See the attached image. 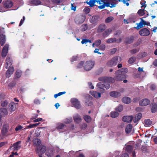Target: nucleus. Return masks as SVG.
Masks as SVG:
<instances>
[{"mask_svg": "<svg viewBox=\"0 0 157 157\" xmlns=\"http://www.w3.org/2000/svg\"><path fill=\"white\" fill-rule=\"evenodd\" d=\"M146 2L144 0H142L140 2V3L141 5V7L142 8L143 7L145 8L147 6V5L146 4Z\"/></svg>", "mask_w": 157, "mask_h": 157, "instance_id": "8fccbe9b", "label": "nucleus"}, {"mask_svg": "<svg viewBox=\"0 0 157 157\" xmlns=\"http://www.w3.org/2000/svg\"><path fill=\"white\" fill-rule=\"evenodd\" d=\"M8 113L7 110L6 109L3 108L0 109V115L2 116H4Z\"/></svg>", "mask_w": 157, "mask_h": 157, "instance_id": "a878e982", "label": "nucleus"}, {"mask_svg": "<svg viewBox=\"0 0 157 157\" xmlns=\"http://www.w3.org/2000/svg\"><path fill=\"white\" fill-rule=\"evenodd\" d=\"M131 101V99L128 97H124L122 99L123 102L126 104L129 103Z\"/></svg>", "mask_w": 157, "mask_h": 157, "instance_id": "c85d7f7f", "label": "nucleus"}, {"mask_svg": "<svg viewBox=\"0 0 157 157\" xmlns=\"http://www.w3.org/2000/svg\"><path fill=\"white\" fill-rule=\"evenodd\" d=\"M9 109L11 112H13L15 111L16 108V105L14 102H12L9 104Z\"/></svg>", "mask_w": 157, "mask_h": 157, "instance_id": "393cba45", "label": "nucleus"}, {"mask_svg": "<svg viewBox=\"0 0 157 157\" xmlns=\"http://www.w3.org/2000/svg\"><path fill=\"white\" fill-rule=\"evenodd\" d=\"M105 48V46L104 44H102L99 46V48L101 50H104Z\"/></svg>", "mask_w": 157, "mask_h": 157, "instance_id": "774afa93", "label": "nucleus"}, {"mask_svg": "<svg viewBox=\"0 0 157 157\" xmlns=\"http://www.w3.org/2000/svg\"><path fill=\"white\" fill-rule=\"evenodd\" d=\"M103 4L98 6V8L101 9H104L105 6L109 7L111 8L115 7L116 3L113 0H105Z\"/></svg>", "mask_w": 157, "mask_h": 157, "instance_id": "f03ea898", "label": "nucleus"}, {"mask_svg": "<svg viewBox=\"0 0 157 157\" xmlns=\"http://www.w3.org/2000/svg\"><path fill=\"white\" fill-rule=\"evenodd\" d=\"M121 60L120 57L116 56L112 58L111 60L108 61L106 65L109 67H112L116 66L117 62L118 59Z\"/></svg>", "mask_w": 157, "mask_h": 157, "instance_id": "20e7f679", "label": "nucleus"}, {"mask_svg": "<svg viewBox=\"0 0 157 157\" xmlns=\"http://www.w3.org/2000/svg\"><path fill=\"white\" fill-rule=\"evenodd\" d=\"M139 34L143 36H146L150 34V31L146 28H144L141 29L139 32Z\"/></svg>", "mask_w": 157, "mask_h": 157, "instance_id": "0eeeda50", "label": "nucleus"}, {"mask_svg": "<svg viewBox=\"0 0 157 157\" xmlns=\"http://www.w3.org/2000/svg\"><path fill=\"white\" fill-rule=\"evenodd\" d=\"M1 105L2 107H5L6 105H7L8 104L9 102L7 100H5L1 102Z\"/></svg>", "mask_w": 157, "mask_h": 157, "instance_id": "de8ad7c7", "label": "nucleus"}, {"mask_svg": "<svg viewBox=\"0 0 157 157\" xmlns=\"http://www.w3.org/2000/svg\"><path fill=\"white\" fill-rule=\"evenodd\" d=\"M113 19V17H109L105 19V22L106 23H109L112 21Z\"/></svg>", "mask_w": 157, "mask_h": 157, "instance_id": "37998d69", "label": "nucleus"}, {"mask_svg": "<svg viewBox=\"0 0 157 157\" xmlns=\"http://www.w3.org/2000/svg\"><path fill=\"white\" fill-rule=\"evenodd\" d=\"M30 3L33 5L38 6L40 5L41 2L39 0H31Z\"/></svg>", "mask_w": 157, "mask_h": 157, "instance_id": "c756f323", "label": "nucleus"}, {"mask_svg": "<svg viewBox=\"0 0 157 157\" xmlns=\"http://www.w3.org/2000/svg\"><path fill=\"white\" fill-rule=\"evenodd\" d=\"M6 41L5 35L1 34L0 35V44L2 46H3L5 43Z\"/></svg>", "mask_w": 157, "mask_h": 157, "instance_id": "aec40b11", "label": "nucleus"}, {"mask_svg": "<svg viewBox=\"0 0 157 157\" xmlns=\"http://www.w3.org/2000/svg\"><path fill=\"white\" fill-rule=\"evenodd\" d=\"M81 30L82 31L86 30L88 28V26L87 24H83L81 26Z\"/></svg>", "mask_w": 157, "mask_h": 157, "instance_id": "a18cd8bd", "label": "nucleus"}, {"mask_svg": "<svg viewBox=\"0 0 157 157\" xmlns=\"http://www.w3.org/2000/svg\"><path fill=\"white\" fill-rule=\"evenodd\" d=\"M22 127L21 125H18L17 126L15 129V130L16 131H17L19 130H21L22 128Z\"/></svg>", "mask_w": 157, "mask_h": 157, "instance_id": "e2e57ef3", "label": "nucleus"}, {"mask_svg": "<svg viewBox=\"0 0 157 157\" xmlns=\"http://www.w3.org/2000/svg\"><path fill=\"white\" fill-rule=\"evenodd\" d=\"M112 30L111 29H109L105 30L102 34L103 36L106 37L112 32Z\"/></svg>", "mask_w": 157, "mask_h": 157, "instance_id": "cd10ccee", "label": "nucleus"}, {"mask_svg": "<svg viewBox=\"0 0 157 157\" xmlns=\"http://www.w3.org/2000/svg\"><path fill=\"white\" fill-rule=\"evenodd\" d=\"M71 102L74 107L77 109L80 108V103L78 100L76 98H72L71 100Z\"/></svg>", "mask_w": 157, "mask_h": 157, "instance_id": "423d86ee", "label": "nucleus"}, {"mask_svg": "<svg viewBox=\"0 0 157 157\" xmlns=\"http://www.w3.org/2000/svg\"><path fill=\"white\" fill-rule=\"evenodd\" d=\"M83 118L85 121L87 123H90L92 121L91 117L88 115H85L84 116Z\"/></svg>", "mask_w": 157, "mask_h": 157, "instance_id": "2f4dec72", "label": "nucleus"}, {"mask_svg": "<svg viewBox=\"0 0 157 157\" xmlns=\"http://www.w3.org/2000/svg\"><path fill=\"white\" fill-rule=\"evenodd\" d=\"M132 149V147L130 145L127 146L126 147V150L128 152H131Z\"/></svg>", "mask_w": 157, "mask_h": 157, "instance_id": "49530a36", "label": "nucleus"}, {"mask_svg": "<svg viewBox=\"0 0 157 157\" xmlns=\"http://www.w3.org/2000/svg\"><path fill=\"white\" fill-rule=\"evenodd\" d=\"M6 95L3 93H2L0 94V102L2 101V100L5 98Z\"/></svg>", "mask_w": 157, "mask_h": 157, "instance_id": "603ef678", "label": "nucleus"}, {"mask_svg": "<svg viewBox=\"0 0 157 157\" xmlns=\"http://www.w3.org/2000/svg\"><path fill=\"white\" fill-rule=\"evenodd\" d=\"M9 128V126L8 124H3L0 135V137L2 139H3L5 136H7V134Z\"/></svg>", "mask_w": 157, "mask_h": 157, "instance_id": "7ed1b4c3", "label": "nucleus"}, {"mask_svg": "<svg viewBox=\"0 0 157 157\" xmlns=\"http://www.w3.org/2000/svg\"><path fill=\"white\" fill-rule=\"evenodd\" d=\"M84 63V61H81L80 62L78 65L77 67L78 68H82L83 66V65Z\"/></svg>", "mask_w": 157, "mask_h": 157, "instance_id": "bf43d9fd", "label": "nucleus"}, {"mask_svg": "<svg viewBox=\"0 0 157 157\" xmlns=\"http://www.w3.org/2000/svg\"><path fill=\"white\" fill-rule=\"evenodd\" d=\"M94 64V62L92 61V60L87 61L84 65V69L86 71H89L93 67Z\"/></svg>", "mask_w": 157, "mask_h": 157, "instance_id": "39448f33", "label": "nucleus"}, {"mask_svg": "<svg viewBox=\"0 0 157 157\" xmlns=\"http://www.w3.org/2000/svg\"><path fill=\"white\" fill-rule=\"evenodd\" d=\"M141 21L139 23V24H138L137 26L136 27V28L138 30L140 29V28H142L144 27V24L143 22L142 21V18H140Z\"/></svg>", "mask_w": 157, "mask_h": 157, "instance_id": "72a5a7b5", "label": "nucleus"}, {"mask_svg": "<svg viewBox=\"0 0 157 157\" xmlns=\"http://www.w3.org/2000/svg\"><path fill=\"white\" fill-rule=\"evenodd\" d=\"M136 59V57L134 56L132 57L129 59L128 60V63L130 64H132L135 62Z\"/></svg>", "mask_w": 157, "mask_h": 157, "instance_id": "ea45409f", "label": "nucleus"}, {"mask_svg": "<svg viewBox=\"0 0 157 157\" xmlns=\"http://www.w3.org/2000/svg\"><path fill=\"white\" fill-rule=\"evenodd\" d=\"M52 151L51 150L49 152L47 151L45 155L48 157H51L52 155Z\"/></svg>", "mask_w": 157, "mask_h": 157, "instance_id": "4d7b16f0", "label": "nucleus"}, {"mask_svg": "<svg viewBox=\"0 0 157 157\" xmlns=\"http://www.w3.org/2000/svg\"><path fill=\"white\" fill-rule=\"evenodd\" d=\"M119 115V113L116 111L112 112L111 113V117L113 118H116Z\"/></svg>", "mask_w": 157, "mask_h": 157, "instance_id": "58836bf2", "label": "nucleus"}, {"mask_svg": "<svg viewBox=\"0 0 157 157\" xmlns=\"http://www.w3.org/2000/svg\"><path fill=\"white\" fill-rule=\"evenodd\" d=\"M97 2V0H90L89 2H86L89 5L90 7H93L94 5L95 2Z\"/></svg>", "mask_w": 157, "mask_h": 157, "instance_id": "e433bc0d", "label": "nucleus"}, {"mask_svg": "<svg viewBox=\"0 0 157 157\" xmlns=\"http://www.w3.org/2000/svg\"><path fill=\"white\" fill-rule=\"evenodd\" d=\"M88 85L89 86V87L91 89H93L94 88V86L92 85V83L90 82H89L88 83Z\"/></svg>", "mask_w": 157, "mask_h": 157, "instance_id": "338daca9", "label": "nucleus"}, {"mask_svg": "<svg viewBox=\"0 0 157 157\" xmlns=\"http://www.w3.org/2000/svg\"><path fill=\"white\" fill-rule=\"evenodd\" d=\"M139 51V49H134L130 51V52L132 54H133L138 52Z\"/></svg>", "mask_w": 157, "mask_h": 157, "instance_id": "3c124183", "label": "nucleus"}, {"mask_svg": "<svg viewBox=\"0 0 157 157\" xmlns=\"http://www.w3.org/2000/svg\"><path fill=\"white\" fill-rule=\"evenodd\" d=\"M140 149L142 151L144 152H146L147 150L146 147L144 146H142Z\"/></svg>", "mask_w": 157, "mask_h": 157, "instance_id": "052dcab7", "label": "nucleus"}, {"mask_svg": "<svg viewBox=\"0 0 157 157\" xmlns=\"http://www.w3.org/2000/svg\"><path fill=\"white\" fill-rule=\"evenodd\" d=\"M98 19V16H93L90 18V23H92L93 24L95 25L97 24Z\"/></svg>", "mask_w": 157, "mask_h": 157, "instance_id": "f8f14e48", "label": "nucleus"}, {"mask_svg": "<svg viewBox=\"0 0 157 157\" xmlns=\"http://www.w3.org/2000/svg\"><path fill=\"white\" fill-rule=\"evenodd\" d=\"M128 71V69L126 68H123L115 72L116 75L114 76L116 81H120L126 78L127 75L125 74Z\"/></svg>", "mask_w": 157, "mask_h": 157, "instance_id": "f257e3e1", "label": "nucleus"}, {"mask_svg": "<svg viewBox=\"0 0 157 157\" xmlns=\"http://www.w3.org/2000/svg\"><path fill=\"white\" fill-rule=\"evenodd\" d=\"M14 71V68L13 67H10L6 72V77L8 78H9L11 75L13 73Z\"/></svg>", "mask_w": 157, "mask_h": 157, "instance_id": "f3484780", "label": "nucleus"}, {"mask_svg": "<svg viewBox=\"0 0 157 157\" xmlns=\"http://www.w3.org/2000/svg\"><path fill=\"white\" fill-rule=\"evenodd\" d=\"M64 125V124L60 123L56 127V128L57 129H61L63 128Z\"/></svg>", "mask_w": 157, "mask_h": 157, "instance_id": "864d4df0", "label": "nucleus"}, {"mask_svg": "<svg viewBox=\"0 0 157 157\" xmlns=\"http://www.w3.org/2000/svg\"><path fill=\"white\" fill-rule=\"evenodd\" d=\"M22 72L20 70H17L15 73L16 77L17 78H20Z\"/></svg>", "mask_w": 157, "mask_h": 157, "instance_id": "c03bdc74", "label": "nucleus"}, {"mask_svg": "<svg viewBox=\"0 0 157 157\" xmlns=\"http://www.w3.org/2000/svg\"><path fill=\"white\" fill-rule=\"evenodd\" d=\"M115 80H116L114 77V78L111 77H107L106 82H108V83H113L114 82Z\"/></svg>", "mask_w": 157, "mask_h": 157, "instance_id": "473e14b6", "label": "nucleus"}, {"mask_svg": "<svg viewBox=\"0 0 157 157\" xmlns=\"http://www.w3.org/2000/svg\"><path fill=\"white\" fill-rule=\"evenodd\" d=\"M144 122L145 125L148 126L151 125L152 123V121L149 119L145 120Z\"/></svg>", "mask_w": 157, "mask_h": 157, "instance_id": "a19ab883", "label": "nucleus"}, {"mask_svg": "<svg viewBox=\"0 0 157 157\" xmlns=\"http://www.w3.org/2000/svg\"><path fill=\"white\" fill-rule=\"evenodd\" d=\"M9 45L8 44H6L3 47L2 52V57H5L7 55L8 48Z\"/></svg>", "mask_w": 157, "mask_h": 157, "instance_id": "9d476101", "label": "nucleus"}, {"mask_svg": "<svg viewBox=\"0 0 157 157\" xmlns=\"http://www.w3.org/2000/svg\"><path fill=\"white\" fill-rule=\"evenodd\" d=\"M85 17H79L75 20V22L78 24L83 23L85 21Z\"/></svg>", "mask_w": 157, "mask_h": 157, "instance_id": "412c9836", "label": "nucleus"}, {"mask_svg": "<svg viewBox=\"0 0 157 157\" xmlns=\"http://www.w3.org/2000/svg\"><path fill=\"white\" fill-rule=\"evenodd\" d=\"M13 5L12 2L10 0L6 1L4 3L3 6L5 8H10Z\"/></svg>", "mask_w": 157, "mask_h": 157, "instance_id": "ddd939ff", "label": "nucleus"}, {"mask_svg": "<svg viewBox=\"0 0 157 157\" xmlns=\"http://www.w3.org/2000/svg\"><path fill=\"white\" fill-rule=\"evenodd\" d=\"M132 126L131 124H128L125 129V132L126 133H129L132 131Z\"/></svg>", "mask_w": 157, "mask_h": 157, "instance_id": "bb28decb", "label": "nucleus"}, {"mask_svg": "<svg viewBox=\"0 0 157 157\" xmlns=\"http://www.w3.org/2000/svg\"><path fill=\"white\" fill-rule=\"evenodd\" d=\"M90 94L92 95L96 98H100L101 96V93L96 91H90Z\"/></svg>", "mask_w": 157, "mask_h": 157, "instance_id": "4be33fe9", "label": "nucleus"}, {"mask_svg": "<svg viewBox=\"0 0 157 157\" xmlns=\"http://www.w3.org/2000/svg\"><path fill=\"white\" fill-rule=\"evenodd\" d=\"M25 17L24 16H23V17L22 19H21V20L20 21V24H19V26H21L22 25V24H23V23L25 20Z\"/></svg>", "mask_w": 157, "mask_h": 157, "instance_id": "69168bd1", "label": "nucleus"}, {"mask_svg": "<svg viewBox=\"0 0 157 157\" xmlns=\"http://www.w3.org/2000/svg\"><path fill=\"white\" fill-rule=\"evenodd\" d=\"M107 77H103L99 78H98L99 81L102 82L103 83L106 82Z\"/></svg>", "mask_w": 157, "mask_h": 157, "instance_id": "5fc2aeb1", "label": "nucleus"}, {"mask_svg": "<svg viewBox=\"0 0 157 157\" xmlns=\"http://www.w3.org/2000/svg\"><path fill=\"white\" fill-rule=\"evenodd\" d=\"M134 37L133 36H131L126 38L125 41V44H128L132 43L134 40Z\"/></svg>", "mask_w": 157, "mask_h": 157, "instance_id": "6ab92c4d", "label": "nucleus"}, {"mask_svg": "<svg viewBox=\"0 0 157 157\" xmlns=\"http://www.w3.org/2000/svg\"><path fill=\"white\" fill-rule=\"evenodd\" d=\"M83 10L87 14L90 12V10L89 7H86Z\"/></svg>", "mask_w": 157, "mask_h": 157, "instance_id": "13d9d810", "label": "nucleus"}, {"mask_svg": "<svg viewBox=\"0 0 157 157\" xmlns=\"http://www.w3.org/2000/svg\"><path fill=\"white\" fill-rule=\"evenodd\" d=\"M46 151V147L44 146H41L36 149L37 153L44 154Z\"/></svg>", "mask_w": 157, "mask_h": 157, "instance_id": "2eb2a0df", "label": "nucleus"}, {"mask_svg": "<svg viewBox=\"0 0 157 157\" xmlns=\"http://www.w3.org/2000/svg\"><path fill=\"white\" fill-rule=\"evenodd\" d=\"M12 61L11 59L9 57H7L6 60V64L5 65L6 68H7L12 65Z\"/></svg>", "mask_w": 157, "mask_h": 157, "instance_id": "a211bd4d", "label": "nucleus"}, {"mask_svg": "<svg viewBox=\"0 0 157 157\" xmlns=\"http://www.w3.org/2000/svg\"><path fill=\"white\" fill-rule=\"evenodd\" d=\"M151 111L152 113H155L157 112V103H153L151 105Z\"/></svg>", "mask_w": 157, "mask_h": 157, "instance_id": "4468645a", "label": "nucleus"}, {"mask_svg": "<svg viewBox=\"0 0 157 157\" xmlns=\"http://www.w3.org/2000/svg\"><path fill=\"white\" fill-rule=\"evenodd\" d=\"M73 119L75 122L77 123H78L81 121V117L78 115L74 116L73 117Z\"/></svg>", "mask_w": 157, "mask_h": 157, "instance_id": "7c9ffc66", "label": "nucleus"}, {"mask_svg": "<svg viewBox=\"0 0 157 157\" xmlns=\"http://www.w3.org/2000/svg\"><path fill=\"white\" fill-rule=\"evenodd\" d=\"M116 39L115 38H110L106 40V42L109 44L112 43L116 41Z\"/></svg>", "mask_w": 157, "mask_h": 157, "instance_id": "c9c22d12", "label": "nucleus"}, {"mask_svg": "<svg viewBox=\"0 0 157 157\" xmlns=\"http://www.w3.org/2000/svg\"><path fill=\"white\" fill-rule=\"evenodd\" d=\"M145 10L144 9H140L137 12V13L138 15L140 16H144L145 14Z\"/></svg>", "mask_w": 157, "mask_h": 157, "instance_id": "f704fd0d", "label": "nucleus"}, {"mask_svg": "<svg viewBox=\"0 0 157 157\" xmlns=\"http://www.w3.org/2000/svg\"><path fill=\"white\" fill-rule=\"evenodd\" d=\"M104 88H105L106 89H108L110 87V85L109 83L108 82H105L104 83Z\"/></svg>", "mask_w": 157, "mask_h": 157, "instance_id": "6e6d98bb", "label": "nucleus"}, {"mask_svg": "<svg viewBox=\"0 0 157 157\" xmlns=\"http://www.w3.org/2000/svg\"><path fill=\"white\" fill-rule=\"evenodd\" d=\"M110 95L111 96L113 97L117 98L120 96L121 93L118 92L112 91L110 93Z\"/></svg>", "mask_w": 157, "mask_h": 157, "instance_id": "b1692460", "label": "nucleus"}, {"mask_svg": "<svg viewBox=\"0 0 157 157\" xmlns=\"http://www.w3.org/2000/svg\"><path fill=\"white\" fill-rule=\"evenodd\" d=\"M142 117V114L141 113H138L136 117L137 118V120H139Z\"/></svg>", "mask_w": 157, "mask_h": 157, "instance_id": "0e129e2a", "label": "nucleus"}, {"mask_svg": "<svg viewBox=\"0 0 157 157\" xmlns=\"http://www.w3.org/2000/svg\"><path fill=\"white\" fill-rule=\"evenodd\" d=\"M123 109V106L122 105H119L115 109V110L116 111H118L120 112L121 111H122Z\"/></svg>", "mask_w": 157, "mask_h": 157, "instance_id": "79ce46f5", "label": "nucleus"}, {"mask_svg": "<svg viewBox=\"0 0 157 157\" xmlns=\"http://www.w3.org/2000/svg\"><path fill=\"white\" fill-rule=\"evenodd\" d=\"M33 142L34 145L36 146H39L41 144L40 140L38 138H34Z\"/></svg>", "mask_w": 157, "mask_h": 157, "instance_id": "5701e85b", "label": "nucleus"}, {"mask_svg": "<svg viewBox=\"0 0 157 157\" xmlns=\"http://www.w3.org/2000/svg\"><path fill=\"white\" fill-rule=\"evenodd\" d=\"M97 86L100 89H104V84L103 82H99L97 84Z\"/></svg>", "mask_w": 157, "mask_h": 157, "instance_id": "4c0bfd02", "label": "nucleus"}, {"mask_svg": "<svg viewBox=\"0 0 157 157\" xmlns=\"http://www.w3.org/2000/svg\"><path fill=\"white\" fill-rule=\"evenodd\" d=\"M150 103V101L147 98H144L140 100L139 102V104L141 106H146L149 105Z\"/></svg>", "mask_w": 157, "mask_h": 157, "instance_id": "1a4fd4ad", "label": "nucleus"}, {"mask_svg": "<svg viewBox=\"0 0 157 157\" xmlns=\"http://www.w3.org/2000/svg\"><path fill=\"white\" fill-rule=\"evenodd\" d=\"M101 43V41L100 40H97L95 42V45L97 47L99 46Z\"/></svg>", "mask_w": 157, "mask_h": 157, "instance_id": "680f3d73", "label": "nucleus"}, {"mask_svg": "<svg viewBox=\"0 0 157 157\" xmlns=\"http://www.w3.org/2000/svg\"><path fill=\"white\" fill-rule=\"evenodd\" d=\"M66 93V92L65 91H63V92H59L58 94H55L54 95V97L55 98H56Z\"/></svg>", "mask_w": 157, "mask_h": 157, "instance_id": "09e8293b", "label": "nucleus"}, {"mask_svg": "<svg viewBox=\"0 0 157 157\" xmlns=\"http://www.w3.org/2000/svg\"><path fill=\"white\" fill-rule=\"evenodd\" d=\"M106 28V26L105 24H101L98 27L97 32L98 33H101L104 31Z\"/></svg>", "mask_w": 157, "mask_h": 157, "instance_id": "9b49d317", "label": "nucleus"}, {"mask_svg": "<svg viewBox=\"0 0 157 157\" xmlns=\"http://www.w3.org/2000/svg\"><path fill=\"white\" fill-rule=\"evenodd\" d=\"M21 143V141H20L14 143L12 146H10V149H11L12 148L13 151L18 150L21 147V145H19Z\"/></svg>", "mask_w": 157, "mask_h": 157, "instance_id": "6e6552de", "label": "nucleus"}, {"mask_svg": "<svg viewBox=\"0 0 157 157\" xmlns=\"http://www.w3.org/2000/svg\"><path fill=\"white\" fill-rule=\"evenodd\" d=\"M133 119L132 116H124L122 118V121L127 123L131 122Z\"/></svg>", "mask_w": 157, "mask_h": 157, "instance_id": "dca6fc26", "label": "nucleus"}]
</instances>
